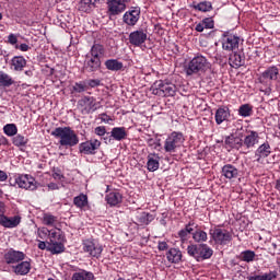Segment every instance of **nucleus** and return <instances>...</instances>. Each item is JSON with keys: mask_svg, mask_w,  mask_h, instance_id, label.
Masks as SVG:
<instances>
[{"mask_svg": "<svg viewBox=\"0 0 280 280\" xmlns=\"http://www.w3.org/2000/svg\"><path fill=\"white\" fill-rule=\"evenodd\" d=\"M209 235L218 246H226L233 241V234L229 230L221 228H215L214 230L211 229Z\"/></svg>", "mask_w": 280, "mask_h": 280, "instance_id": "8", "label": "nucleus"}, {"mask_svg": "<svg viewBox=\"0 0 280 280\" xmlns=\"http://www.w3.org/2000/svg\"><path fill=\"white\" fill-rule=\"evenodd\" d=\"M105 200L109 207H117V205H121L124 197L119 194V191H112L106 195Z\"/></svg>", "mask_w": 280, "mask_h": 280, "instance_id": "27", "label": "nucleus"}, {"mask_svg": "<svg viewBox=\"0 0 280 280\" xmlns=\"http://www.w3.org/2000/svg\"><path fill=\"white\" fill-rule=\"evenodd\" d=\"M229 117H231V110H229V107H219L214 116L215 124L220 126L221 124H224Z\"/></svg>", "mask_w": 280, "mask_h": 280, "instance_id": "26", "label": "nucleus"}, {"mask_svg": "<svg viewBox=\"0 0 280 280\" xmlns=\"http://www.w3.org/2000/svg\"><path fill=\"white\" fill-rule=\"evenodd\" d=\"M12 270L14 275L25 277V275H30V271L32 270V262L27 260H22L21 262H18L16 265L12 266Z\"/></svg>", "mask_w": 280, "mask_h": 280, "instance_id": "20", "label": "nucleus"}, {"mask_svg": "<svg viewBox=\"0 0 280 280\" xmlns=\"http://www.w3.org/2000/svg\"><path fill=\"white\" fill-rule=\"evenodd\" d=\"M82 250L90 257L100 259V257H102V253H104V246L95 238H86L82 241Z\"/></svg>", "mask_w": 280, "mask_h": 280, "instance_id": "7", "label": "nucleus"}, {"mask_svg": "<svg viewBox=\"0 0 280 280\" xmlns=\"http://www.w3.org/2000/svg\"><path fill=\"white\" fill-rule=\"evenodd\" d=\"M48 237H49L48 243L60 242L61 240L60 232H56V231L54 232L49 231Z\"/></svg>", "mask_w": 280, "mask_h": 280, "instance_id": "49", "label": "nucleus"}, {"mask_svg": "<svg viewBox=\"0 0 280 280\" xmlns=\"http://www.w3.org/2000/svg\"><path fill=\"white\" fill-rule=\"evenodd\" d=\"M192 8L199 12H211V10H213V4H211L210 1H202L198 4H195Z\"/></svg>", "mask_w": 280, "mask_h": 280, "instance_id": "40", "label": "nucleus"}, {"mask_svg": "<svg viewBox=\"0 0 280 280\" xmlns=\"http://www.w3.org/2000/svg\"><path fill=\"white\" fill-rule=\"evenodd\" d=\"M211 69V62L207 57L198 54L185 67L186 75H198V73H207Z\"/></svg>", "mask_w": 280, "mask_h": 280, "instance_id": "2", "label": "nucleus"}, {"mask_svg": "<svg viewBox=\"0 0 280 280\" xmlns=\"http://www.w3.org/2000/svg\"><path fill=\"white\" fill-rule=\"evenodd\" d=\"M9 184L11 187H20V189H28L34 191L37 189L38 185L36 179L32 175H13L9 178Z\"/></svg>", "mask_w": 280, "mask_h": 280, "instance_id": "6", "label": "nucleus"}, {"mask_svg": "<svg viewBox=\"0 0 280 280\" xmlns=\"http://www.w3.org/2000/svg\"><path fill=\"white\" fill-rule=\"evenodd\" d=\"M102 84V81L100 79H91L88 81V86H91V89H95V86H100Z\"/></svg>", "mask_w": 280, "mask_h": 280, "instance_id": "54", "label": "nucleus"}, {"mask_svg": "<svg viewBox=\"0 0 280 280\" xmlns=\"http://www.w3.org/2000/svg\"><path fill=\"white\" fill-rule=\"evenodd\" d=\"M37 237L39 240H47L49 237V230L47 228L37 229Z\"/></svg>", "mask_w": 280, "mask_h": 280, "instance_id": "48", "label": "nucleus"}, {"mask_svg": "<svg viewBox=\"0 0 280 280\" xmlns=\"http://www.w3.org/2000/svg\"><path fill=\"white\" fill-rule=\"evenodd\" d=\"M221 175L228 180H233V178H237V176H240V171L232 164H225L221 170Z\"/></svg>", "mask_w": 280, "mask_h": 280, "instance_id": "24", "label": "nucleus"}, {"mask_svg": "<svg viewBox=\"0 0 280 280\" xmlns=\"http://www.w3.org/2000/svg\"><path fill=\"white\" fill-rule=\"evenodd\" d=\"M243 139L244 133L242 131H235L234 133L225 137L224 145L225 148H230V150H238L244 154Z\"/></svg>", "mask_w": 280, "mask_h": 280, "instance_id": "9", "label": "nucleus"}, {"mask_svg": "<svg viewBox=\"0 0 280 280\" xmlns=\"http://www.w3.org/2000/svg\"><path fill=\"white\" fill-rule=\"evenodd\" d=\"M272 154V148L269 142L260 144L255 151L256 163L264 164V159H268V155Z\"/></svg>", "mask_w": 280, "mask_h": 280, "instance_id": "17", "label": "nucleus"}, {"mask_svg": "<svg viewBox=\"0 0 280 280\" xmlns=\"http://www.w3.org/2000/svg\"><path fill=\"white\" fill-rule=\"evenodd\" d=\"M101 67H102V59L91 57V55L85 56V69H88L90 73L97 71Z\"/></svg>", "mask_w": 280, "mask_h": 280, "instance_id": "23", "label": "nucleus"}, {"mask_svg": "<svg viewBox=\"0 0 280 280\" xmlns=\"http://www.w3.org/2000/svg\"><path fill=\"white\" fill-rule=\"evenodd\" d=\"M15 49H20V51H30V46L27 44L16 45Z\"/></svg>", "mask_w": 280, "mask_h": 280, "instance_id": "58", "label": "nucleus"}, {"mask_svg": "<svg viewBox=\"0 0 280 280\" xmlns=\"http://www.w3.org/2000/svg\"><path fill=\"white\" fill-rule=\"evenodd\" d=\"M5 180H8V173L0 170V183H5Z\"/></svg>", "mask_w": 280, "mask_h": 280, "instance_id": "60", "label": "nucleus"}, {"mask_svg": "<svg viewBox=\"0 0 280 280\" xmlns=\"http://www.w3.org/2000/svg\"><path fill=\"white\" fill-rule=\"evenodd\" d=\"M94 135L97 137H104L106 135V127L105 126H98L94 129Z\"/></svg>", "mask_w": 280, "mask_h": 280, "instance_id": "53", "label": "nucleus"}, {"mask_svg": "<svg viewBox=\"0 0 280 280\" xmlns=\"http://www.w3.org/2000/svg\"><path fill=\"white\" fill-rule=\"evenodd\" d=\"M161 166V156L158 153H150L147 156V170L149 172H156Z\"/></svg>", "mask_w": 280, "mask_h": 280, "instance_id": "22", "label": "nucleus"}, {"mask_svg": "<svg viewBox=\"0 0 280 280\" xmlns=\"http://www.w3.org/2000/svg\"><path fill=\"white\" fill-rule=\"evenodd\" d=\"M141 16V9L139 7H132L129 11H127L124 16L122 21L127 25H137L139 19Z\"/></svg>", "mask_w": 280, "mask_h": 280, "instance_id": "16", "label": "nucleus"}, {"mask_svg": "<svg viewBox=\"0 0 280 280\" xmlns=\"http://www.w3.org/2000/svg\"><path fill=\"white\" fill-rule=\"evenodd\" d=\"M21 224V217H7L1 214L0 215V225L4 226V229H16Z\"/></svg>", "mask_w": 280, "mask_h": 280, "instance_id": "19", "label": "nucleus"}, {"mask_svg": "<svg viewBox=\"0 0 280 280\" xmlns=\"http://www.w3.org/2000/svg\"><path fill=\"white\" fill-rule=\"evenodd\" d=\"M151 93L159 97H174L176 95V85L164 80H158L152 84Z\"/></svg>", "mask_w": 280, "mask_h": 280, "instance_id": "5", "label": "nucleus"}, {"mask_svg": "<svg viewBox=\"0 0 280 280\" xmlns=\"http://www.w3.org/2000/svg\"><path fill=\"white\" fill-rule=\"evenodd\" d=\"M105 67L108 71H121L124 63L117 59H108L105 61Z\"/></svg>", "mask_w": 280, "mask_h": 280, "instance_id": "36", "label": "nucleus"}, {"mask_svg": "<svg viewBox=\"0 0 280 280\" xmlns=\"http://www.w3.org/2000/svg\"><path fill=\"white\" fill-rule=\"evenodd\" d=\"M0 145H10V141L4 136L0 137Z\"/></svg>", "mask_w": 280, "mask_h": 280, "instance_id": "61", "label": "nucleus"}, {"mask_svg": "<svg viewBox=\"0 0 280 280\" xmlns=\"http://www.w3.org/2000/svg\"><path fill=\"white\" fill-rule=\"evenodd\" d=\"M152 220H154V217L148 212H142L138 215V222H140V224L148 225Z\"/></svg>", "mask_w": 280, "mask_h": 280, "instance_id": "45", "label": "nucleus"}, {"mask_svg": "<svg viewBox=\"0 0 280 280\" xmlns=\"http://www.w3.org/2000/svg\"><path fill=\"white\" fill-rule=\"evenodd\" d=\"M238 115L241 117H250L253 115V105L250 104H243L238 108Z\"/></svg>", "mask_w": 280, "mask_h": 280, "instance_id": "42", "label": "nucleus"}, {"mask_svg": "<svg viewBox=\"0 0 280 280\" xmlns=\"http://www.w3.org/2000/svg\"><path fill=\"white\" fill-rule=\"evenodd\" d=\"M73 205L78 207V209H84L86 205H89V197L84 194H81L73 199Z\"/></svg>", "mask_w": 280, "mask_h": 280, "instance_id": "39", "label": "nucleus"}, {"mask_svg": "<svg viewBox=\"0 0 280 280\" xmlns=\"http://www.w3.org/2000/svg\"><path fill=\"white\" fill-rule=\"evenodd\" d=\"M50 135L59 139V144L63 148H74V145L80 143L78 133L71 127H57Z\"/></svg>", "mask_w": 280, "mask_h": 280, "instance_id": "1", "label": "nucleus"}, {"mask_svg": "<svg viewBox=\"0 0 280 280\" xmlns=\"http://www.w3.org/2000/svg\"><path fill=\"white\" fill-rule=\"evenodd\" d=\"M56 222H58V218L54 217V214L46 213L43 218V223L46 226H56Z\"/></svg>", "mask_w": 280, "mask_h": 280, "instance_id": "47", "label": "nucleus"}, {"mask_svg": "<svg viewBox=\"0 0 280 280\" xmlns=\"http://www.w3.org/2000/svg\"><path fill=\"white\" fill-rule=\"evenodd\" d=\"M166 259L170 261V264H179V261L183 259V253L178 248H171L166 253Z\"/></svg>", "mask_w": 280, "mask_h": 280, "instance_id": "29", "label": "nucleus"}, {"mask_svg": "<svg viewBox=\"0 0 280 280\" xmlns=\"http://www.w3.org/2000/svg\"><path fill=\"white\" fill-rule=\"evenodd\" d=\"M185 143V135L180 131L171 132L164 141V151L167 154H174L180 150Z\"/></svg>", "mask_w": 280, "mask_h": 280, "instance_id": "3", "label": "nucleus"}, {"mask_svg": "<svg viewBox=\"0 0 280 280\" xmlns=\"http://www.w3.org/2000/svg\"><path fill=\"white\" fill-rule=\"evenodd\" d=\"M72 91L74 93H84L89 91V85L85 81L75 82L72 86Z\"/></svg>", "mask_w": 280, "mask_h": 280, "instance_id": "44", "label": "nucleus"}, {"mask_svg": "<svg viewBox=\"0 0 280 280\" xmlns=\"http://www.w3.org/2000/svg\"><path fill=\"white\" fill-rule=\"evenodd\" d=\"M277 277H279V273L277 272V270H273L264 275L249 276L247 279L248 280H275L277 279Z\"/></svg>", "mask_w": 280, "mask_h": 280, "instance_id": "34", "label": "nucleus"}, {"mask_svg": "<svg viewBox=\"0 0 280 280\" xmlns=\"http://www.w3.org/2000/svg\"><path fill=\"white\" fill-rule=\"evenodd\" d=\"M12 143L15 148H25L30 143V139L21 133H16L12 137Z\"/></svg>", "mask_w": 280, "mask_h": 280, "instance_id": "35", "label": "nucleus"}, {"mask_svg": "<svg viewBox=\"0 0 280 280\" xmlns=\"http://www.w3.org/2000/svg\"><path fill=\"white\" fill-rule=\"evenodd\" d=\"M229 65L232 66L234 69H240V67H243L244 65V58H242V55L233 52L232 55H230Z\"/></svg>", "mask_w": 280, "mask_h": 280, "instance_id": "33", "label": "nucleus"}, {"mask_svg": "<svg viewBox=\"0 0 280 280\" xmlns=\"http://www.w3.org/2000/svg\"><path fill=\"white\" fill-rule=\"evenodd\" d=\"M177 235H178L180 242H187V240H189V234L186 229L179 230Z\"/></svg>", "mask_w": 280, "mask_h": 280, "instance_id": "52", "label": "nucleus"}, {"mask_svg": "<svg viewBox=\"0 0 280 280\" xmlns=\"http://www.w3.org/2000/svg\"><path fill=\"white\" fill-rule=\"evenodd\" d=\"M205 28L206 27H205L203 22L197 24L196 27H195L196 32H205Z\"/></svg>", "mask_w": 280, "mask_h": 280, "instance_id": "63", "label": "nucleus"}, {"mask_svg": "<svg viewBox=\"0 0 280 280\" xmlns=\"http://www.w3.org/2000/svg\"><path fill=\"white\" fill-rule=\"evenodd\" d=\"M187 253L189 257H194L196 261H205L213 257V249L207 244L188 245Z\"/></svg>", "mask_w": 280, "mask_h": 280, "instance_id": "4", "label": "nucleus"}, {"mask_svg": "<svg viewBox=\"0 0 280 280\" xmlns=\"http://www.w3.org/2000/svg\"><path fill=\"white\" fill-rule=\"evenodd\" d=\"M104 54H106V50L104 49V47L101 44H94L91 47L90 52L88 55L92 58L102 60Z\"/></svg>", "mask_w": 280, "mask_h": 280, "instance_id": "31", "label": "nucleus"}, {"mask_svg": "<svg viewBox=\"0 0 280 280\" xmlns=\"http://www.w3.org/2000/svg\"><path fill=\"white\" fill-rule=\"evenodd\" d=\"M8 43L10 45H16L19 43V37H16V35H14V34H10L8 36Z\"/></svg>", "mask_w": 280, "mask_h": 280, "instance_id": "57", "label": "nucleus"}, {"mask_svg": "<svg viewBox=\"0 0 280 280\" xmlns=\"http://www.w3.org/2000/svg\"><path fill=\"white\" fill-rule=\"evenodd\" d=\"M102 145V141L97 139H91L79 144L80 154L93 155L96 154Z\"/></svg>", "mask_w": 280, "mask_h": 280, "instance_id": "13", "label": "nucleus"}, {"mask_svg": "<svg viewBox=\"0 0 280 280\" xmlns=\"http://www.w3.org/2000/svg\"><path fill=\"white\" fill-rule=\"evenodd\" d=\"M71 280H95V275L85 269H79L72 275Z\"/></svg>", "mask_w": 280, "mask_h": 280, "instance_id": "30", "label": "nucleus"}, {"mask_svg": "<svg viewBox=\"0 0 280 280\" xmlns=\"http://www.w3.org/2000/svg\"><path fill=\"white\" fill-rule=\"evenodd\" d=\"M277 78H279V68H277L276 66H271L262 72L260 77V82H264L266 80H277Z\"/></svg>", "mask_w": 280, "mask_h": 280, "instance_id": "28", "label": "nucleus"}, {"mask_svg": "<svg viewBox=\"0 0 280 280\" xmlns=\"http://www.w3.org/2000/svg\"><path fill=\"white\" fill-rule=\"evenodd\" d=\"M110 137L114 141H125V139H128V130L126 127H114L112 128Z\"/></svg>", "mask_w": 280, "mask_h": 280, "instance_id": "25", "label": "nucleus"}, {"mask_svg": "<svg viewBox=\"0 0 280 280\" xmlns=\"http://www.w3.org/2000/svg\"><path fill=\"white\" fill-rule=\"evenodd\" d=\"M27 67V59L23 56H14L10 61V69L12 71L21 72Z\"/></svg>", "mask_w": 280, "mask_h": 280, "instance_id": "21", "label": "nucleus"}, {"mask_svg": "<svg viewBox=\"0 0 280 280\" xmlns=\"http://www.w3.org/2000/svg\"><path fill=\"white\" fill-rule=\"evenodd\" d=\"M48 189H51V190L58 189V184H56V183L48 184Z\"/></svg>", "mask_w": 280, "mask_h": 280, "instance_id": "64", "label": "nucleus"}, {"mask_svg": "<svg viewBox=\"0 0 280 280\" xmlns=\"http://www.w3.org/2000/svg\"><path fill=\"white\" fill-rule=\"evenodd\" d=\"M188 235H194V229H198V225L194 221L188 222L185 228Z\"/></svg>", "mask_w": 280, "mask_h": 280, "instance_id": "51", "label": "nucleus"}, {"mask_svg": "<svg viewBox=\"0 0 280 280\" xmlns=\"http://www.w3.org/2000/svg\"><path fill=\"white\" fill-rule=\"evenodd\" d=\"M259 143V133L255 130H247L243 136V154H248Z\"/></svg>", "mask_w": 280, "mask_h": 280, "instance_id": "11", "label": "nucleus"}, {"mask_svg": "<svg viewBox=\"0 0 280 280\" xmlns=\"http://www.w3.org/2000/svg\"><path fill=\"white\" fill-rule=\"evenodd\" d=\"M14 84V80L10 74L0 71V86H12Z\"/></svg>", "mask_w": 280, "mask_h": 280, "instance_id": "41", "label": "nucleus"}, {"mask_svg": "<svg viewBox=\"0 0 280 280\" xmlns=\"http://www.w3.org/2000/svg\"><path fill=\"white\" fill-rule=\"evenodd\" d=\"M100 119L104 124H109L110 121H113V118L110 116H108L106 113L101 114Z\"/></svg>", "mask_w": 280, "mask_h": 280, "instance_id": "56", "label": "nucleus"}, {"mask_svg": "<svg viewBox=\"0 0 280 280\" xmlns=\"http://www.w3.org/2000/svg\"><path fill=\"white\" fill-rule=\"evenodd\" d=\"M192 240L197 244H205V242H207V240H209V235L203 230L197 229L192 233Z\"/></svg>", "mask_w": 280, "mask_h": 280, "instance_id": "37", "label": "nucleus"}, {"mask_svg": "<svg viewBox=\"0 0 280 280\" xmlns=\"http://www.w3.org/2000/svg\"><path fill=\"white\" fill-rule=\"evenodd\" d=\"M158 248H159V250H167V248H168L167 242H159Z\"/></svg>", "mask_w": 280, "mask_h": 280, "instance_id": "59", "label": "nucleus"}, {"mask_svg": "<svg viewBox=\"0 0 280 280\" xmlns=\"http://www.w3.org/2000/svg\"><path fill=\"white\" fill-rule=\"evenodd\" d=\"M97 0H81L79 3V10L80 12H85V13H90L91 10H93L95 8V2Z\"/></svg>", "mask_w": 280, "mask_h": 280, "instance_id": "38", "label": "nucleus"}, {"mask_svg": "<svg viewBox=\"0 0 280 280\" xmlns=\"http://www.w3.org/2000/svg\"><path fill=\"white\" fill-rule=\"evenodd\" d=\"M79 108H81L82 115H91L97 110V98L94 96H83L78 102Z\"/></svg>", "mask_w": 280, "mask_h": 280, "instance_id": "10", "label": "nucleus"}, {"mask_svg": "<svg viewBox=\"0 0 280 280\" xmlns=\"http://www.w3.org/2000/svg\"><path fill=\"white\" fill-rule=\"evenodd\" d=\"M241 40L242 39L237 35L224 33L222 36V49L224 51H235V49H240Z\"/></svg>", "mask_w": 280, "mask_h": 280, "instance_id": "12", "label": "nucleus"}, {"mask_svg": "<svg viewBox=\"0 0 280 280\" xmlns=\"http://www.w3.org/2000/svg\"><path fill=\"white\" fill-rule=\"evenodd\" d=\"M128 3H130V0H107L109 16H117L126 12V5H128Z\"/></svg>", "mask_w": 280, "mask_h": 280, "instance_id": "14", "label": "nucleus"}, {"mask_svg": "<svg viewBox=\"0 0 280 280\" xmlns=\"http://www.w3.org/2000/svg\"><path fill=\"white\" fill-rule=\"evenodd\" d=\"M241 260L246 261V264H250V261H255V252L253 250H244L241 253Z\"/></svg>", "mask_w": 280, "mask_h": 280, "instance_id": "46", "label": "nucleus"}, {"mask_svg": "<svg viewBox=\"0 0 280 280\" xmlns=\"http://www.w3.org/2000/svg\"><path fill=\"white\" fill-rule=\"evenodd\" d=\"M147 143L149 148H153L154 150H156L158 145H161L154 138L148 139Z\"/></svg>", "mask_w": 280, "mask_h": 280, "instance_id": "55", "label": "nucleus"}, {"mask_svg": "<svg viewBox=\"0 0 280 280\" xmlns=\"http://www.w3.org/2000/svg\"><path fill=\"white\" fill-rule=\"evenodd\" d=\"M47 250L51 253V255H60V253H65V244L60 241L47 243Z\"/></svg>", "mask_w": 280, "mask_h": 280, "instance_id": "32", "label": "nucleus"}, {"mask_svg": "<svg viewBox=\"0 0 280 280\" xmlns=\"http://www.w3.org/2000/svg\"><path fill=\"white\" fill-rule=\"evenodd\" d=\"M38 248L39 250H47V243H45L44 241H38Z\"/></svg>", "mask_w": 280, "mask_h": 280, "instance_id": "62", "label": "nucleus"}, {"mask_svg": "<svg viewBox=\"0 0 280 280\" xmlns=\"http://www.w3.org/2000/svg\"><path fill=\"white\" fill-rule=\"evenodd\" d=\"M3 132L7 137H15L19 132V128L14 124H7L3 126Z\"/></svg>", "mask_w": 280, "mask_h": 280, "instance_id": "43", "label": "nucleus"}, {"mask_svg": "<svg viewBox=\"0 0 280 280\" xmlns=\"http://www.w3.org/2000/svg\"><path fill=\"white\" fill-rule=\"evenodd\" d=\"M201 23H203V27L206 30H213L214 27V22H213V19L211 18L203 19Z\"/></svg>", "mask_w": 280, "mask_h": 280, "instance_id": "50", "label": "nucleus"}, {"mask_svg": "<svg viewBox=\"0 0 280 280\" xmlns=\"http://www.w3.org/2000/svg\"><path fill=\"white\" fill-rule=\"evenodd\" d=\"M3 259L8 266H14V264H20V261L25 259V253L15 249H9L7 253H4Z\"/></svg>", "mask_w": 280, "mask_h": 280, "instance_id": "15", "label": "nucleus"}, {"mask_svg": "<svg viewBox=\"0 0 280 280\" xmlns=\"http://www.w3.org/2000/svg\"><path fill=\"white\" fill-rule=\"evenodd\" d=\"M148 40V34L143 31H135L129 35V43L135 47H141Z\"/></svg>", "mask_w": 280, "mask_h": 280, "instance_id": "18", "label": "nucleus"}]
</instances>
